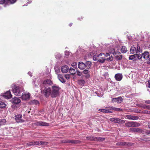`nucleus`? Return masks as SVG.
I'll return each instance as SVG.
<instances>
[{"mask_svg":"<svg viewBox=\"0 0 150 150\" xmlns=\"http://www.w3.org/2000/svg\"><path fill=\"white\" fill-rule=\"evenodd\" d=\"M126 118L130 120H135L138 119L139 117L137 116H133L131 115H126Z\"/></svg>","mask_w":150,"mask_h":150,"instance_id":"nucleus-22","label":"nucleus"},{"mask_svg":"<svg viewBox=\"0 0 150 150\" xmlns=\"http://www.w3.org/2000/svg\"><path fill=\"white\" fill-rule=\"evenodd\" d=\"M113 57L112 56L110 57L109 58L106 59V60L108 61H111L113 60Z\"/></svg>","mask_w":150,"mask_h":150,"instance_id":"nucleus-42","label":"nucleus"},{"mask_svg":"<svg viewBox=\"0 0 150 150\" xmlns=\"http://www.w3.org/2000/svg\"><path fill=\"white\" fill-rule=\"evenodd\" d=\"M78 68L81 69H83L85 68V64L82 62H80L78 63Z\"/></svg>","mask_w":150,"mask_h":150,"instance_id":"nucleus-23","label":"nucleus"},{"mask_svg":"<svg viewBox=\"0 0 150 150\" xmlns=\"http://www.w3.org/2000/svg\"><path fill=\"white\" fill-rule=\"evenodd\" d=\"M115 77L117 81H120L122 78V76L121 74L118 73L115 75Z\"/></svg>","mask_w":150,"mask_h":150,"instance_id":"nucleus-17","label":"nucleus"},{"mask_svg":"<svg viewBox=\"0 0 150 150\" xmlns=\"http://www.w3.org/2000/svg\"><path fill=\"white\" fill-rule=\"evenodd\" d=\"M105 54L103 53H101L98 55H94L93 57V59L94 61H97L100 63H103L105 61Z\"/></svg>","mask_w":150,"mask_h":150,"instance_id":"nucleus-1","label":"nucleus"},{"mask_svg":"<svg viewBox=\"0 0 150 150\" xmlns=\"http://www.w3.org/2000/svg\"><path fill=\"white\" fill-rule=\"evenodd\" d=\"M30 97V94L29 93H23L21 98L23 100H27L29 99Z\"/></svg>","mask_w":150,"mask_h":150,"instance_id":"nucleus-14","label":"nucleus"},{"mask_svg":"<svg viewBox=\"0 0 150 150\" xmlns=\"http://www.w3.org/2000/svg\"><path fill=\"white\" fill-rule=\"evenodd\" d=\"M86 138L87 140L90 141H96V137H86Z\"/></svg>","mask_w":150,"mask_h":150,"instance_id":"nucleus-31","label":"nucleus"},{"mask_svg":"<svg viewBox=\"0 0 150 150\" xmlns=\"http://www.w3.org/2000/svg\"><path fill=\"white\" fill-rule=\"evenodd\" d=\"M72 25V23H70V24H69V26L71 27V26Z\"/></svg>","mask_w":150,"mask_h":150,"instance_id":"nucleus-58","label":"nucleus"},{"mask_svg":"<svg viewBox=\"0 0 150 150\" xmlns=\"http://www.w3.org/2000/svg\"><path fill=\"white\" fill-rule=\"evenodd\" d=\"M145 103L146 104H150V100H145Z\"/></svg>","mask_w":150,"mask_h":150,"instance_id":"nucleus-49","label":"nucleus"},{"mask_svg":"<svg viewBox=\"0 0 150 150\" xmlns=\"http://www.w3.org/2000/svg\"><path fill=\"white\" fill-rule=\"evenodd\" d=\"M30 105H37L39 104V102L37 100H31L29 102Z\"/></svg>","mask_w":150,"mask_h":150,"instance_id":"nucleus-25","label":"nucleus"},{"mask_svg":"<svg viewBox=\"0 0 150 150\" xmlns=\"http://www.w3.org/2000/svg\"><path fill=\"white\" fill-rule=\"evenodd\" d=\"M65 55H66V56H68L69 54V52L68 51H65Z\"/></svg>","mask_w":150,"mask_h":150,"instance_id":"nucleus-51","label":"nucleus"},{"mask_svg":"<svg viewBox=\"0 0 150 150\" xmlns=\"http://www.w3.org/2000/svg\"><path fill=\"white\" fill-rule=\"evenodd\" d=\"M96 141H103L104 140V139L103 138L99 137H96Z\"/></svg>","mask_w":150,"mask_h":150,"instance_id":"nucleus-37","label":"nucleus"},{"mask_svg":"<svg viewBox=\"0 0 150 150\" xmlns=\"http://www.w3.org/2000/svg\"><path fill=\"white\" fill-rule=\"evenodd\" d=\"M110 109L111 110H114L115 111H122V110L121 108H115L112 107H110Z\"/></svg>","mask_w":150,"mask_h":150,"instance_id":"nucleus-28","label":"nucleus"},{"mask_svg":"<svg viewBox=\"0 0 150 150\" xmlns=\"http://www.w3.org/2000/svg\"><path fill=\"white\" fill-rule=\"evenodd\" d=\"M61 57V55H60V54H59V56H58V57H57V56L56 55V58H59Z\"/></svg>","mask_w":150,"mask_h":150,"instance_id":"nucleus-55","label":"nucleus"},{"mask_svg":"<svg viewBox=\"0 0 150 150\" xmlns=\"http://www.w3.org/2000/svg\"><path fill=\"white\" fill-rule=\"evenodd\" d=\"M147 106V105H143V107L144 108H146V106Z\"/></svg>","mask_w":150,"mask_h":150,"instance_id":"nucleus-56","label":"nucleus"},{"mask_svg":"<svg viewBox=\"0 0 150 150\" xmlns=\"http://www.w3.org/2000/svg\"><path fill=\"white\" fill-rule=\"evenodd\" d=\"M146 109L150 110V105H147L146 106Z\"/></svg>","mask_w":150,"mask_h":150,"instance_id":"nucleus-53","label":"nucleus"},{"mask_svg":"<svg viewBox=\"0 0 150 150\" xmlns=\"http://www.w3.org/2000/svg\"><path fill=\"white\" fill-rule=\"evenodd\" d=\"M33 124L36 126H48L49 125L48 123H47L45 122L39 121H36V122L33 123Z\"/></svg>","mask_w":150,"mask_h":150,"instance_id":"nucleus-10","label":"nucleus"},{"mask_svg":"<svg viewBox=\"0 0 150 150\" xmlns=\"http://www.w3.org/2000/svg\"><path fill=\"white\" fill-rule=\"evenodd\" d=\"M146 131L145 132H143V133H143V134H144V133H146V134H150V131H147L145 129H144Z\"/></svg>","mask_w":150,"mask_h":150,"instance_id":"nucleus-44","label":"nucleus"},{"mask_svg":"<svg viewBox=\"0 0 150 150\" xmlns=\"http://www.w3.org/2000/svg\"><path fill=\"white\" fill-rule=\"evenodd\" d=\"M1 96L4 98L7 99L11 98L12 97V95L10 90L4 93H2Z\"/></svg>","mask_w":150,"mask_h":150,"instance_id":"nucleus-8","label":"nucleus"},{"mask_svg":"<svg viewBox=\"0 0 150 150\" xmlns=\"http://www.w3.org/2000/svg\"><path fill=\"white\" fill-rule=\"evenodd\" d=\"M22 115L21 114L17 115H15V120L17 122H22L24 121L21 118L22 117Z\"/></svg>","mask_w":150,"mask_h":150,"instance_id":"nucleus-12","label":"nucleus"},{"mask_svg":"<svg viewBox=\"0 0 150 150\" xmlns=\"http://www.w3.org/2000/svg\"><path fill=\"white\" fill-rule=\"evenodd\" d=\"M110 107H109L107 109H100L99 110V111L105 113H111L112 112L111 110L110 109Z\"/></svg>","mask_w":150,"mask_h":150,"instance_id":"nucleus-16","label":"nucleus"},{"mask_svg":"<svg viewBox=\"0 0 150 150\" xmlns=\"http://www.w3.org/2000/svg\"><path fill=\"white\" fill-rule=\"evenodd\" d=\"M108 56H110V54L109 53H106L105 54V57H108Z\"/></svg>","mask_w":150,"mask_h":150,"instance_id":"nucleus-52","label":"nucleus"},{"mask_svg":"<svg viewBox=\"0 0 150 150\" xmlns=\"http://www.w3.org/2000/svg\"><path fill=\"white\" fill-rule=\"evenodd\" d=\"M28 74L30 76H32L31 73L30 72H29Z\"/></svg>","mask_w":150,"mask_h":150,"instance_id":"nucleus-54","label":"nucleus"},{"mask_svg":"<svg viewBox=\"0 0 150 150\" xmlns=\"http://www.w3.org/2000/svg\"><path fill=\"white\" fill-rule=\"evenodd\" d=\"M131 131L135 132L143 133V132H145L146 131L144 129H142L138 128H132L130 129Z\"/></svg>","mask_w":150,"mask_h":150,"instance_id":"nucleus-11","label":"nucleus"},{"mask_svg":"<svg viewBox=\"0 0 150 150\" xmlns=\"http://www.w3.org/2000/svg\"><path fill=\"white\" fill-rule=\"evenodd\" d=\"M136 54V55H137V58L139 59H141L142 57V53L140 54L139 53L137 54Z\"/></svg>","mask_w":150,"mask_h":150,"instance_id":"nucleus-39","label":"nucleus"},{"mask_svg":"<svg viewBox=\"0 0 150 150\" xmlns=\"http://www.w3.org/2000/svg\"><path fill=\"white\" fill-rule=\"evenodd\" d=\"M6 106V105L5 103L3 102L0 103V108H4Z\"/></svg>","mask_w":150,"mask_h":150,"instance_id":"nucleus-36","label":"nucleus"},{"mask_svg":"<svg viewBox=\"0 0 150 150\" xmlns=\"http://www.w3.org/2000/svg\"><path fill=\"white\" fill-rule=\"evenodd\" d=\"M6 2V0H0V4H3Z\"/></svg>","mask_w":150,"mask_h":150,"instance_id":"nucleus-46","label":"nucleus"},{"mask_svg":"<svg viewBox=\"0 0 150 150\" xmlns=\"http://www.w3.org/2000/svg\"><path fill=\"white\" fill-rule=\"evenodd\" d=\"M125 126L127 127H137L140 126V124L135 122H131L126 123Z\"/></svg>","mask_w":150,"mask_h":150,"instance_id":"nucleus-6","label":"nucleus"},{"mask_svg":"<svg viewBox=\"0 0 150 150\" xmlns=\"http://www.w3.org/2000/svg\"><path fill=\"white\" fill-rule=\"evenodd\" d=\"M136 48L134 46H132L131 47L130 52L131 54H134L136 52Z\"/></svg>","mask_w":150,"mask_h":150,"instance_id":"nucleus-26","label":"nucleus"},{"mask_svg":"<svg viewBox=\"0 0 150 150\" xmlns=\"http://www.w3.org/2000/svg\"><path fill=\"white\" fill-rule=\"evenodd\" d=\"M111 121L119 124H123L125 123V121L124 120H122L118 118L113 117L110 119Z\"/></svg>","mask_w":150,"mask_h":150,"instance_id":"nucleus-7","label":"nucleus"},{"mask_svg":"<svg viewBox=\"0 0 150 150\" xmlns=\"http://www.w3.org/2000/svg\"><path fill=\"white\" fill-rule=\"evenodd\" d=\"M77 141L76 140H69L66 139L63 140L62 142L64 143H71V144H76L77 143Z\"/></svg>","mask_w":150,"mask_h":150,"instance_id":"nucleus-15","label":"nucleus"},{"mask_svg":"<svg viewBox=\"0 0 150 150\" xmlns=\"http://www.w3.org/2000/svg\"><path fill=\"white\" fill-rule=\"evenodd\" d=\"M47 142H43L42 141H37L36 142H31L27 144V145L28 146H33L35 145H46L47 144Z\"/></svg>","mask_w":150,"mask_h":150,"instance_id":"nucleus-5","label":"nucleus"},{"mask_svg":"<svg viewBox=\"0 0 150 150\" xmlns=\"http://www.w3.org/2000/svg\"><path fill=\"white\" fill-rule=\"evenodd\" d=\"M52 83V81L50 79H47L44 81L43 82V85H50Z\"/></svg>","mask_w":150,"mask_h":150,"instance_id":"nucleus-24","label":"nucleus"},{"mask_svg":"<svg viewBox=\"0 0 150 150\" xmlns=\"http://www.w3.org/2000/svg\"><path fill=\"white\" fill-rule=\"evenodd\" d=\"M150 111H147V113H150Z\"/></svg>","mask_w":150,"mask_h":150,"instance_id":"nucleus-59","label":"nucleus"},{"mask_svg":"<svg viewBox=\"0 0 150 150\" xmlns=\"http://www.w3.org/2000/svg\"><path fill=\"white\" fill-rule=\"evenodd\" d=\"M65 78L67 79V80H68L69 79L70 76L69 74H66L65 75Z\"/></svg>","mask_w":150,"mask_h":150,"instance_id":"nucleus-47","label":"nucleus"},{"mask_svg":"<svg viewBox=\"0 0 150 150\" xmlns=\"http://www.w3.org/2000/svg\"><path fill=\"white\" fill-rule=\"evenodd\" d=\"M69 73L72 75H74L75 74V70L72 68H70L69 70Z\"/></svg>","mask_w":150,"mask_h":150,"instance_id":"nucleus-32","label":"nucleus"},{"mask_svg":"<svg viewBox=\"0 0 150 150\" xmlns=\"http://www.w3.org/2000/svg\"><path fill=\"white\" fill-rule=\"evenodd\" d=\"M126 144V143L125 142H121L120 143H117V145H119L120 146L125 145Z\"/></svg>","mask_w":150,"mask_h":150,"instance_id":"nucleus-38","label":"nucleus"},{"mask_svg":"<svg viewBox=\"0 0 150 150\" xmlns=\"http://www.w3.org/2000/svg\"><path fill=\"white\" fill-rule=\"evenodd\" d=\"M41 92L46 97H48L50 95H51V89L48 86L42 88Z\"/></svg>","mask_w":150,"mask_h":150,"instance_id":"nucleus-3","label":"nucleus"},{"mask_svg":"<svg viewBox=\"0 0 150 150\" xmlns=\"http://www.w3.org/2000/svg\"><path fill=\"white\" fill-rule=\"evenodd\" d=\"M6 122V120L5 119H0V127L1 126L5 125Z\"/></svg>","mask_w":150,"mask_h":150,"instance_id":"nucleus-27","label":"nucleus"},{"mask_svg":"<svg viewBox=\"0 0 150 150\" xmlns=\"http://www.w3.org/2000/svg\"><path fill=\"white\" fill-rule=\"evenodd\" d=\"M60 88L59 86H53L52 87V90L51 91V96L52 98H55L59 95V91Z\"/></svg>","mask_w":150,"mask_h":150,"instance_id":"nucleus-2","label":"nucleus"},{"mask_svg":"<svg viewBox=\"0 0 150 150\" xmlns=\"http://www.w3.org/2000/svg\"><path fill=\"white\" fill-rule=\"evenodd\" d=\"M11 101L13 103L16 104H18L21 102V100L19 98L16 97L12 99Z\"/></svg>","mask_w":150,"mask_h":150,"instance_id":"nucleus-21","label":"nucleus"},{"mask_svg":"<svg viewBox=\"0 0 150 150\" xmlns=\"http://www.w3.org/2000/svg\"><path fill=\"white\" fill-rule=\"evenodd\" d=\"M69 70V68L67 65H64L62 66L61 68V71L63 73H67Z\"/></svg>","mask_w":150,"mask_h":150,"instance_id":"nucleus-13","label":"nucleus"},{"mask_svg":"<svg viewBox=\"0 0 150 150\" xmlns=\"http://www.w3.org/2000/svg\"><path fill=\"white\" fill-rule=\"evenodd\" d=\"M137 56V55L134 54L133 55L130 56L129 57V60H133L135 58H136Z\"/></svg>","mask_w":150,"mask_h":150,"instance_id":"nucleus-34","label":"nucleus"},{"mask_svg":"<svg viewBox=\"0 0 150 150\" xmlns=\"http://www.w3.org/2000/svg\"><path fill=\"white\" fill-rule=\"evenodd\" d=\"M82 73L85 74L84 76L86 79H88L90 78V75L88 70L85 69L83 71Z\"/></svg>","mask_w":150,"mask_h":150,"instance_id":"nucleus-19","label":"nucleus"},{"mask_svg":"<svg viewBox=\"0 0 150 150\" xmlns=\"http://www.w3.org/2000/svg\"><path fill=\"white\" fill-rule=\"evenodd\" d=\"M122 101V98L121 97L114 98L112 99V101L117 102L118 103H121Z\"/></svg>","mask_w":150,"mask_h":150,"instance_id":"nucleus-20","label":"nucleus"},{"mask_svg":"<svg viewBox=\"0 0 150 150\" xmlns=\"http://www.w3.org/2000/svg\"><path fill=\"white\" fill-rule=\"evenodd\" d=\"M146 86L148 88H150V80L148 82L145 83Z\"/></svg>","mask_w":150,"mask_h":150,"instance_id":"nucleus-43","label":"nucleus"},{"mask_svg":"<svg viewBox=\"0 0 150 150\" xmlns=\"http://www.w3.org/2000/svg\"><path fill=\"white\" fill-rule=\"evenodd\" d=\"M116 58L118 60H121L122 58V56L121 55L116 56Z\"/></svg>","mask_w":150,"mask_h":150,"instance_id":"nucleus-41","label":"nucleus"},{"mask_svg":"<svg viewBox=\"0 0 150 150\" xmlns=\"http://www.w3.org/2000/svg\"><path fill=\"white\" fill-rule=\"evenodd\" d=\"M58 79L62 83H64L66 81L64 79V76L62 74H58Z\"/></svg>","mask_w":150,"mask_h":150,"instance_id":"nucleus-18","label":"nucleus"},{"mask_svg":"<svg viewBox=\"0 0 150 150\" xmlns=\"http://www.w3.org/2000/svg\"><path fill=\"white\" fill-rule=\"evenodd\" d=\"M121 51L122 53H123L126 52L127 51V50L126 47L125 46H122L121 49Z\"/></svg>","mask_w":150,"mask_h":150,"instance_id":"nucleus-29","label":"nucleus"},{"mask_svg":"<svg viewBox=\"0 0 150 150\" xmlns=\"http://www.w3.org/2000/svg\"><path fill=\"white\" fill-rule=\"evenodd\" d=\"M16 0H8V1L10 2L11 4H13L15 3Z\"/></svg>","mask_w":150,"mask_h":150,"instance_id":"nucleus-45","label":"nucleus"},{"mask_svg":"<svg viewBox=\"0 0 150 150\" xmlns=\"http://www.w3.org/2000/svg\"><path fill=\"white\" fill-rule=\"evenodd\" d=\"M78 83L81 85L83 86L85 83V81L83 79H80L78 80Z\"/></svg>","mask_w":150,"mask_h":150,"instance_id":"nucleus-30","label":"nucleus"},{"mask_svg":"<svg viewBox=\"0 0 150 150\" xmlns=\"http://www.w3.org/2000/svg\"><path fill=\"white\" fill-rule=\"evenodd\" d=\"M76 63L75 62L74 63H73L72 64L71 66L74 67L75 68V67H76Z\"/></svg>","mask_w":150,"mask_h":150,"instance_id":"nucleus-48","label":"nucleus"},{"mask_svg":"<svg viewBox=\"0 0 150 150\" xmlns=\"http://www.w3.org/2000/svg\"><path fill=\"white\" fill-rule=\"evenodd\" d=\"M136 51L137 54L140 53V52L141 53L142 50L140 48V47L139 46L137 45Z\"/></svg>","mask_w":150,"mask_h":150,"instance_id":"nucleus-35","label":"nucleus"},{"mask_svg":"<svg viewBox=\"0 0 150 150\" xmlns=\"http://www.w3.org/2000/svg\"><path fill=\"white\" fill-rule=\"evenodd\" d=\"M55 72L56 74H58V73H59L60 72V70L59 69H56L55 70Z\"/></svg>","mask_w":150,"mask_h":150,"instance_id":"nucleus-50","label":"nucleus"},{"mask_svg":"<svg viewBox=\"0 0 150 150\" xmlns=\"http://www.w3.org/2000/svg\"><path fill=\"white\" fill-rule=\"evenodd\" d=\"M148 126V127L149 128H150V122L149 123Z\"/></svg>","mask_w":150,"mask_h":150,"instance_id":"nucleus-57","label":"nucleus"},{"mask_svg":"<svg viewBox=\"0 0 150 150\" xmlns=\"http://www.w3.org/2000/svg\"><path fill=\"white\" fill-rule=\"evenodd\" d=\"M91 62L90 61L86 62L85 64V67L87 68H90L91 66Z\"/></svg>","mask_w":150,"mask_h":150,"instance_id":"nucleus-33","label":"nucleus"},{"mask_svg":"<svg viewBox=\"0 0 150 150\" xmlns=\"http://www.w3.org/2000/svg\"><path fill=\"white\" fill-rule=\"evenodd\" d=\"M142 57L146 60H148L149 61L147 62L148 64H150V56L149 53L147 52H145L143 53H142Z\"/></svg>","mask_w":150,"mask_h":150,"instance_id":"nucleus-9","label":"nucleus"},{"mask_svg":"<svg viewBox=\"0 0 150 150\" xmlns=\"http://www.w3.org/2000/svg\"><path fill=\"white\" fill-rule=\"evenodd\" d=\"M76 73L79 76H82V77L84 76L83 75H82V72H80L79 71H76Z\"/></svg>","mask_w":150,"mask_h":150,"instance_id":"nucleus-40","label":"nucleus"},{"mask_svg":"<svg viewBox=\"0 0 150 150\" xmlns=\"http://www.w3.org/2000/svg\"><path fill=\"white\" fill-rule=\"evenodd\" d=\"M22 88L18 86H14V88L12 89L14 94L16 96H20L22 92Z\"/></svg>","mask_w":150,"mask_h":150,"instance_id":"nucleus-4","label":"nucleus"}]
</instances>
